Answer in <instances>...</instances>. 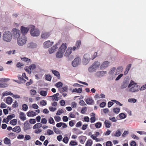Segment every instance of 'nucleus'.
Returning <instances> with one entry per match:
<instances>
[{
    "mask_svg": "<svg viewBox=\"0 0 146 146\" xmlns=\"http://www.w3.org/2000/svg\"><path fill=\"white\" fill-rule=\"evenodd\" d=\"M116 70V68L115 67H113L110 69L109 72V74L110 75L113 74Z\"/></svg>",
    "mask_w": 146,
    "mask_h": 146,
    "instance_id": "c9c22d12",
    "label": "nucleus"
},
{
    "mask_svg": "<svg viewBox=\"0 0 146 146\" xmlns=\"http://www.w3.org/2000/svg\"><path fill=\"white\" fill-rule=\"evenodd\" d=\"M10 123L13 125H15L17 124V120L16 119H15L11 120L10 122Z\"/></svg>",
    "mask_w": 146,
    "mask_h": 146,
    "instance_id": "de8ad7c7",
    "label": "nucleus"
},
{
    "mask_svg": "<svg viewBox=\"0 0 146 146\" xmlns=\"http://www.w3.org/2000/svg\"><path fill=\"white\" fill-rule=\"evenodd\" d=\"M82 92V88H79L78 89H74L72 91V93L76 92L78 93H81Z\"/></svg>",
    "mask_w": 146,
    "mask_h": 146,
    "instance_id": "cd10ccee",
    "label": "nucleus"
},
{
    "mask_svg": "<svg viewBox=\"0 0 146 146\" xmlns=\"http://www.w3.org/2000/svg\"><path fill=\"white\" fill-rule=\"evenodd\" d=\"M81 43V41L80 40H79L76 41L75 46H76L77 49H79L80 48Z\"/></svg>",
    "mask_w": 146,
    "mask_h": 146,
    "instance_id": "2f4dec72",
    "label": "nucleus"
},
{
    "mask_svg": "<svg viewBox=\"0 0 146 146\" xmlns=\"http://www.w3.org/2000/svg\"><path fill=\"white\" fill-rule=\"evenodd\" d=\"M54 43L53 42H50L47 40L43 44V47L45 48H47L51 46Z\"/></svg>",
    "mask_w": 146,
    "mask_h": 146,
    "instance_id": "ddd939ff",
    "label": "nucleus"
},
{
    "mask_svg": "<svg viewBox=\"0 0 146 146\" xmlns=\"http://www.w3.org/2000/svg\"><path fill=\"white\" fill-rule=\"evenodd\" d=\"M123 68V67L121 66L118 67L117 69H116V72L115 73V75L118 74L120 72H122Z\"/></svg>",
    "mask_w": 146,
    "mask_h": 146,
    "instance_id": "a878e982",
    "label": "nucleus"
},
{
    "mask_svg": "<svg viewBox=\"0 0 146 146\" xmlns=\"http://www.w3.org/2000/svg\"><path fill=\"white\" fill-rule=\"evenodd\" d=\"M19 117L20 119L22 121H24L27 119L25 114L23 112H20Z\"/></svg>",
    "mask_w": 146,
    "mask_h": 146,
    "instance_id": "f3484780",
    "label": "nucleus"
},
{
    "mask_svg": "<svg viewBox=\"0 0 146 146\" xmlns=\"http://www.w3.org/2000/svg\"><path fill=\"white\" fill-rule=\"evenodd\" d=\"M119 116L121 119H123L126 117L125 115L123 113H121L119 114Z\"/></svg>",
    "mask_w": 146,
    "mask_h": 146,
    "instance_id": "3c124183",
    "label": "nucleus"
},
{
    "mask_svg": "<svg viewBox=\"0 0 146 146\" xmlns=\"http://www.w3.org/2000/svg\"><path fill=\"white\" fill-rule=\"evenodd\" d=\"M47 133L48 135H51L53 134L54 132L53 131L48 129L47 130Z\"/></svg>",
    "mask_w": 146,
    "mask_h": 146,
    "instance_id": "a19ab883",
    "label": "nucleus"
},
{
    "mask_svg": "<svg viewBox=\"0 0 146 146\" xmlns=\"http://www.w3.org/2000/svg\"><path fill=\"white\" fill-rule=\"evenodd\" d=\"M9 135L10 136V137L11 139H13L15 138L16 136L15 134L13 133H10L9 134Z\"/></svg>",
    "mask_w": 146,
    "mask_h": 146,
    "instance_id": "8fccbe9b",
    "label": "nucleus"
},
{
    "mask_svg": "<svg viewBox=\"0 0 146 146\" xmlns=\"http://www.w3.org/2000/svg\"><path fill=\"white\" fill-rule=\"evenodd\" d=\"M110 64V62L108 61H104L101 65L100 68L102 69L108 67Z\"/></svg>",
    "mask_w": 146,
    "mask_h": 146,
    "instance_id": "dca6fc26",
    "label": "nucleus"
},
{
    "mask_svg": "<svg viewBox=\"0 0 146 146\" xmlns=\"http://www.w3.org/2000/svg\"><path fill=\"white\" fill-rule=\"evenodd\" d=\"M40 104L42 106H44L46 104V103L45 101L43 100L40 101Z\"/></svg>",
    "mask_w": 146,
    "mask_h": 146,
    "instance_id": "bf43d9fd",
    "label": "nucleus"
},
{
    "mask_svg": "<svg viewBox=\"0 0 146 146\" xmlns=\"http://www.w3.org/2000/svg\"><path fill=\"white\" fill-rule=\"evenodd\" d=\"M17 44L19 46H23L26 44L27 40L26 36L24 35H21L17 39Z\"/></svg>",
    "mask_w": 146,
    "mask_h": 146,
    "instance_id": "39448f33",
    "label": "nucleus"
},
{
    "mask_svg": "<svg viewBox=\"0 0 146 146\" xmlns=\"http://www.w3.org/2000/svg\"><path fill=\"white\" fill-rule=\"evenodd\" d=\"M92 141L91 139H90L87 141L86 144V146H91L92 144Z\"/></svg>",
    "mask_w": 146,
    "mask_h": 146,
    "instance_id": "79ce46f5",
    "label": "nucleus"
},
{
    "mask_svg": "<svg viewBox=\"0 0 146 146\" xmlns=\"http://www.w3.org/2000/svg\"><path fill=\"white\" fill-rule=\"evenodd\" d=\"M2 39L5 42H10L12 40V36L11 32L7 31L4 32L2 36Z\"/></svg>",
    "mask_w": 146,
    "mask_h": 146,
    "instance_id": "7ed1b4c3",
    "label": "nucleus"
},
{
    "mask_svg": "<svg viewBox=\"0 0 146 146\" xmlns=\"http://www.w3.org/2000/svg\"><path fill=\"white\" fill-rule=\"evenodd\" d=\"M72 53V47H68L66 50L64 54V56L66 58H68Z\"/></svg>",
    "mask_w": 146,
    "mask_h": 146,
    "instance_id": "2eb2a0df",
    "label": "nucleus"
},
{
    "mask_svg": "<svg viewBox=\"0 0 146 146\" xmlns=\"http://www.w3.org/2000/svg\"><path fill=\"white\" fill-rule=\"evenodd\" d=\"M69 139L67 137H65L63 139V141L65 143H67Z\"/></svg>",
    "mask_w": 146,
    "mask_h": 146,
    "instance_id": "6e6d98bb",
    "label": "nucleus"
},
{
    "mask_svg": "<svg viewBox=\"0 0 146 146\" xmlns=\"http://www.w3.org/2000/svg\"><path fill=\"white\" fill-rule=\"evenodd\" d=\"M91 58L90 57V55L88 54H85L82 59L83 63L84 65H86L89 62Z\"/></svg>",
    "mask_w": 146,
    "mask_h": 146,
    "instance_id": "6e6552de",
    "label": "nucleus"
},
{
    "mask_svg": "<svg viewBox=\"0 0 146 146\" xmlns=\"http://www.w3.org/2000/svg\"><path fill=\"white\" fill-rule=\"evenodd\" d=\"M77 145V142L74 141H71L69 144V145L71 146H75Z\"/></svg>",
    "mask_w": 146,
    "mask_h": 146,
    "instance_id": "680f3d73",
    "label": "nucleus"
},
{
    "mask_svg": "<svg viewBox=\"0 0 146 146\" xmlns=\"http://www.w3.org/2000/svg\"><path fill=\"white\" fill-rule=\"evenodd\" d=\"M54 131L57 134H59L60 133V131L59 129L56 127H54Z\"/></svg>",
    "mask_w": 146,
    "mask_h": 146,
    "instance_id": "0e129e2a",
    "label": "nucleus"
},
{
    "mask_svg": "<svg viewBox=\"0 0 146 146\" xmlns=\"http://www.w3.org/2000/svg\"><path fill=\"white\" fill-rule=\"evenodd\" d=\"M51 71L52 74L55 76H56L59 79L60 78V74L58 72L55 70H52Z\"/></svg>",
    "mask_w": 146,
    "mask_h": 146,
    "instance_id": "4be33fe9",
    "label": "nucleus"
},
{
    "mask_svg": "<svg viewBox=\"0 0 146 146\" xmlns=\"http://www.w3.org/2000/svg\"><path fill=\"white\" fill-rule=\"evenodd\" d=\"M120 108H114L113 109V111L116 114H117L118 113L120 112Z\"/></svg>",
    "mask_w": 146,
    "mask_h": 146,
    "instance_id": "37998d69",
    "label": "nucleus"
},
{
    "mask_svg": "<svg viewBox=\"0 0 146 146\" xmlns=\"http://www.w3.org/2000/svg\"><path fill=\"white\" fill-rule=\"evenodd\" d=\"M30 92L31 95H35L36 93V91L33 89L30 90Z\"/></svg>",
    "mask_w": 146,
    "mask_h": 146,
    "instance_id": "864d4df0",
    "label": "nucleus"
},
{
    "mask_svg": "<svg viewBox=\"0 0 146 146\" xmlns=\"http://www.w3.org/2000/svg\"><path fill=\"white\" fill-rule=\"evenodd\" d=\"M48 122L51 124H54V121L52 117H50L49 118L48 120Z\"/></svg>",
    "mask_w": 146,
    "mask_h": 146,
    "instance_id": "49530a36",
    "label": "nucleus"
},
{
    "mask_svg": "<svg viewBox=\"0 0 146 146\" xmlns=\"http://www.w3.org/2000/svg\"><path fill=\"white\" fill-rule=\"evenodd\" d=\"M40 31L38 29L35 28L34 26L31 27V30L30 31V34L33 36H38L40 34Z\"/></svg>",
    "mask_w": 146,
    "mask_h": 146,
    "instance_id": "0eeeda50",
    "label": "nucleus"
},
{
    "mask_svg": "<svg viewBox=\"0 0 146 146\" xmlns=\"http://www.w3.org/2000/svg\"><path fill=\"white\" fill-rule=\"evenodd\" d=\"M37 46V44L33 42H30L27 44L28 47L30 48H36Z\"/></svg>",
    "mask_w": 146,
    "mask_h": 146,
    "instance_id": "393cba45",
    "label": "nucleus"
},
{
    "mask_svg": "<svg viewBox=\"0 0 146 146\" xmlns=\"http://www.w3.org/2000/svg\"><path fill=\"white\" fill-rule=\"evenodd\" d=\"M42 125L40 123H38L35 124L33 127V129H38L42 127Z\"/></svg>",
    "mask_w": 146,
    "mask_h": 146,
    "instance_id": "7c9ffc66",
    "label": "nucleus"
},
{
    "mask_svg": "<svg viewBox=\"0 0 146 146\" xmlns=\"http://www.w3.org/2000/svg\"><path fill=\"white\" fill-rule=\"evenodd\" d=\"M131 136L133 138L137 140H139V138L134 134H132L131 135Z\"/></svg>",
    "mask_w": 146,
    "mask_h": 146,
    "instance_id": "69168bd1",
    "label": "nucleus"
},
{
    "mask_svg": "<svg viewBox=\"0 0 146 146\" xmlns=\"http://www.w3.org/2000/svg\"><path fill=\"white\" fill-rule=\"evenodd\" d=\"M29 122L31 124H34L36 122V121L35 119H30Z\"/></svg>",
    "mask_w": 146,
    "mask_h": 146,
    "instance_id": "774afa93",
    "label": "nucleus"
},
{
    "mask_svg": "<svg viewBox=\"0 0 146 146\" xmlns=\"http://www.w3.org/2000/svg\"><path fill=\"white\" fill-rule=\"evenodd\" d=\"M81 59L79 57L75 58L72 62V65L74 67H76L80 63Z\"/></svg>",
    "mask_w": 146,
    "mask_h": 146,
    "instance_id": "9d476101",
    "label": "nucleus"
},
{
    "mask_svg": "<svg viewBox=\"0 0 146 146\" xmlns=\"http://www.w3.org/2000/svg\"><path fill=\"white\" fill-rule=\"evenodd\" d=\"M54 119L55 121L57 122L60 121L61 120V118L60 117L57 116H54Z\"/></svg>",
    "mask_w": 146,
    "mask_h": 146,
    "instance_id": "603ef678",
    "label": "nucleus"
},
{
    "mask_svg": "<svg viewBox=\"0 0 146 146\" xmlns=\"http://www.w3.org/2000/svg\"><path fill=\"white\" fill-rule=\"evenodd\" d=\"M13 102V100L12 98L10 97H8L7 98L6 100V103L8 104H11Z\"/></svg>",
    "mask_w": 146,
    "mask_h": 146,
    "instance_id": "c85d7f7f",
    "label": "nucleus"
},
{
    "mask_svg": "<svg viewBox=\"0 0 146 146\" xmlns=\"http://www.w3.org/2000/svg\"><path fill=\"white\" fill-rule=\"evenodd\" d=\"M101 65L100 62L98 61L94 62L88 68V71L90 73L95 72L99 68Z\"/></svg>",
    "mask_w": 146,
    "mask_h": 146,
    "instance_id": "20e7f679",
    "label": "nucleus"
},
{
    "mask_svg": "<svg viewBox=\"0 0 146 146\" xmlns=\"http://www.w3.org/2000/svg\"><path fill=\"white\" fill-rule=\"evenodd\" d=\"M39 94L42 96H46L47 94V92L46 91L41 90Z\"/></svg>",
    "mask_w": 146,
    "mask_h": 146,
    "instance_id": "58836bf2",
    "label": "nucleus"
},
{
    "mask_svg": "<svg viewBox=\"0 0 146 146\" xmlns=\"http://www.w3.org/2000/svg\"><path fill=\"white\" fill-rule=\"evenodd\" d=\"M25 70L29 74H31V70L29 67H25Z\"/></svg>",
    "mask_w": 146,
    "mask_h": 146,
    "instance_id": "c03bdc74",
    "label": "nucleus"
},
{
    "mask_svg": "<svg viewBox=\"0 0 146 146\" xmlns=\"http://www.w3.org/2000/svg\"><path fill=\"white\" fill-rule=\"evenodd\" d=\"M63 84L62 83L60 82H59L55 84L57 88H59L62 86Z\"/></svg>",
    "mask_w": 146,
    "mask_h": 146,
    "instance_id": "a18cd8bd",
    "label": "nucleus"
},
{
    "mask_svg": "<svg viewBox=\"0 0 146 146\" xmlns=\"http://www.w3.org/2000/svg\"><path fill=\"white\" fill-rule=\"evenodd\" d=\"M86 107H84L82 109L81 111V113L82 114H84L86 112Z\"/></svg>",
    "mask_w": 146,
    "mask_h": 146,
    "instance_id": "052dcab7",
    "label": "nucleus"
},
{
    "mask_svg": "<svg viewBox=\"0 0 146 146\" xmlns=\"http://www.w3.org/2000/svg\"><path fill=\"white\" fill-rule=\"evenodd\" d=\"M10 79L6 78H0V87L5 88L7 87L8 84L5 83V82L9 81Z\"/></svg>",
    "mask_w": 146,
    "mask_h": 146,
    "instance_id": "1a4fd4ad",
    "label": "nucleus"
},
{
    "mask_svg": "<svg viewBox=\"0 0 146 146\" xmlns=\"http://www.w3.org/2000/svg\"><path fill=\"white\" fill-rule=\"evenodd\" d=\"M121 134V133L120 131L118 129L116 131L114 135V136L116 137H119L120 136Z\"/></svg>",
    "mask_w": 146,
    "mask_h": 146,
    "instance_id": "473e14b6",
    "label": "nucleus"
},
{
    "mask_svg": "<svg viewBox=\"0 0 146 146\" xmlns=\"http://www.w3.org/2000/svg\"><path fill=\"white\" fill-rule=\"evenodd\" d=\"M11 33L12 37L13 36L15 39H17L21 36L20 30L16 28H13L12 30Z\"/></svg>",
    "mask_w": 146,
    "mask_h": 146,
    "instance_id": "423d86ee",
    "label": "nucleus"
},
{
    "mask_svg": "<svg viewBox=\"0 0 146 146\" xmlns=\"http://www.w3.org/2000/svg\"><path fill=\"white\" fill-rule=\"evenodd\" d=\"M13 131L17 133H18L21 131L20 127L19 126H16L13 128Z\"/></svg>",
    "mask_w": 146,
    "mask_h": 146,
    "instance_id": "c756f323",
    "label": "nucleus"
},
{
    "mask_svg": "<svg viewBox=\"0 0 146 146\" xmlns=\"http://www.w3.org/2000/svg\"><path fill=\"white\" fill-rule=\"evenodd\" d=\"M66 48V43H62L60 47L58 48V51L56 53V58H62Z\"/></svg>",
    "mask_w": 146,
    "mask_h": 146,
    "instance_id": "f257e3e1",
    "label": "nucleus"
},
{
    "mask_svg": "<svg viewBox=\"0 0 146 146\" xmlns=\"http://www.w3.org/2000/svg\"><path fill=\"white\" fill-rule=\"evenodd\" d=\"M45 78L46 80L48 81H50L51 80L52 77L49 74L45 75Z\"/></svg>",
    "mask_w": 146,
    "mask_h": 146,
    "instance_id": "e433bc0d",
    "label": "nucleus"
},
{
    "mask_svg": "<svg viewBox=\"0 0 146 146\" xmlns=\"http://www.w3.org/2000/svg\"><path fill=\"white\" fill-rule=\"evenodd\" d=\"M31 125L29 124L28 121H26L25 123L24 124V128L25 130H26L28 129H31Z\"/></svg>",
    "mask_w": 146,
    "mask_h": 146,
    "instance_id": "a211bd4d",
    "label": "nucleus"
},
{
    "mask_svg": "<svg viewBox=\"0 0 146 146\" xmlns=\"http://www.w3.org/2000/svg\"><path fill=\"white\" fill-rule=\"evenodd\" d=\"M50 35V34L48 32H44L42 33L41 36L42 38H46L48 37Z\"/></svg>",
    "mask_w": 146,
    "mask_h": 146,
    "instance_id": "aec40b11",
    "label": "nucleus"
},
{
    "mask_svg": "<svg viewBox=\"0 0 146 146\" xmlns=\"http://www.w3.org/2000/svg\"><path fill=\"white\" fill-rule=\"evenodd\" d=\"M23 110L24 111H26L28 109V107L26 104H23L22 105Z\"/></svg>",
    "mask_w": 146,
    "mask_h": 146,
    "instance_id": "5fc2aeb1",
    "label": "nucleus"
},
{
    "mask_svg": "<svg viewBox=\"0 0 146 146\" xmlns=\"http://www.w3.org/2000/svg\"><path fill=\"white\" fill-rule=\"evenodd\" d=\"M106 74V71H101L96 72L95 73V75L97 77L101 78L105 76Z\"/></svg>",
    "mask_w": 146,
    "mask_h": 146,
    "instance_id": "9b49d317",
    "label": "nucleus"
},
{
    "mask_svg": "<svg viewBox=\"0 0 146 146\" xmlns=\"http://www.w3.org/2000/svg\"><path fill=\"white\" fill-rule=\"evenodd\" d=\"M21 33V35H25L28 33L29 29L28 27H26L23 26H21L20 28Z\"/></svg>",
    "mask_w": 146,
    "mask_h": 146,
    "instance_id": "f8f14e48",
    "label": "nucleus"
},
{
    "mask_svg": "<svg viewBox=\"0 0 146 146\" xmlns=\"http://www.w3.org/2000/svg\"><path fill=\"white\" fill-rule=\"evenodd\" d=\"M64 112V111L62 109H59L56 113V115H60L61 114Z\"/></svg>",
    "mask_w": 146,
    "mask_h": 146,
    "instance_id": "09e8293b",
    "label": "nucleus"
},
{
    "mask_svg": "<svg viewBox=\"0 0 146 146\" xmlns=\"http://www.w3.org/2000/svg\"><path fill=\"white\" fill-rule=\"evenodd\" d=\"M13 95V94L9 91H6L3 93V95L4 96L7 95H10L12 96Z\"/></svg>",
    "mask_w": 146,
    "mask_h": 146,
    "instance_id": "f704fd0d",
    "label": "nucleus"
},
{
    "mask_svg": "<svg viewBox=\"0 0 146 146\" xmlns=\"http://www.w3.org/2000/svg\"><path fill=\"white\" fill-rule=\"evenodd\" d=\"M47 122V120L45 118H42L41 119V123L43 124H46Z\"/></svg>",
    "mask_w": 146,
    "mask_h": 146,
    "instance_id": "13d9d810",
    "label": "nucleus"
},
{
    "mask_svg": "<svg viewBox=\"0 0 146 146\" xmlns=\"http://www.w3.org/2000/svg\"><path fill=\"white\" fill-rule=\"evenodd\" d=\"M33 83V81L32 80L30 79V80L27 82L26 84V85L27 86H29L31 85Z\"/></svg>",
    "mask_w": 146,
    "mask_h": 146,
    "instance_id": "338daca9",
    "label": "nucleus"
},
{
    "mask_svg": "<svg viewBox=\"0 0 146 146\" xmlns=\"http://www.w3.org/2000/svg\"><path fill=\"white\" fill-rule=\"evenodd\" d=\"M85 101L86 103L88 104H92L94 102L92 98L91 97H90L87 99Z\"/></svg>",
    "mask_w": 146,
    "mask_h": 146,
    "instance_id": "b1692460",
    "label": "nucleus"
},
{
    "mask_svg": "<svg viewBox=\"0 0 146 146\" xmlns=\"http://www.w3.org/2000/svg\"><path fill=\"white\" fill-rule=\"evenodd\" d=\"M104 124L105 125V127L107 128H109L111 126V123L110 121L106 120L104 122Z\"/></svg>",
    "mask_w": 146,
    "mask_h": 146,
    "instance_id": "bb28decb",
    "label": "nucleus"
},
{
    "mask_svg": "<svg viewBox=\"0 0 146 146\" xmlns=\"http://www.w3.org/2000/svg\"><path fill=\"white\" fill-rule=\"evenodd\" d=\"M137 100L134 98H129L128 99V101L129 102V103H135L137 102Z\"/></svg>",
    "mask_w": 146,
    "mask_h": 146,
    "instance_id": "ea45409f",
    "label": "nucleus"
},
{
    "mask_svg": "<svg viewBox=\"0 0 146 146\" xmlns=\"http://www.w3.org/2000/svg\"><path fill=\"white\" fill-rule=\"evenodd\" d=\"M27 114V116L29 117H33L37 115V114L35 112L31 111H28Z\"/></svg>",
    "mask_w": 146,
    "mask_h": 146,
    "instance_id": "5701e85b",
    "label": "nucleus"
},
{
    "mask_svg": "<svg viewBox=\"0 0 146 146\" xmlns=\"http://www.w3.org/2000/svg\"><path fill=\"white\" fill-rule=\"evenodd\" d=\"M129 92L134 93L138 92L140 89V86L134 82L131 81L128 86Z\"/></svg>",
    "mask_w": 146,
    "mask_h": 146,
    "instance_id": "f03ea898",
    "label": "nucleus"
},
{
    "mask_svg": "<svg viewBox=\"0 0 146 146\" xmlns=\"http://www.w3.org/2000/svg\"><path fill=\"white\" fill-rule=\"evenodd\" d=\"M59 95V94L58 93H57L54 95L50 96H49V97L52 98V100L57 101L59 100V97L58 96Z\"/></svg>",
    "mask_w": 146,
    "mask_h": 146,
    "instance_id": "412c9836",
    "label": "nucleus"
},
{
    "mask_svg": "<svg viewBox=\"0 0 146 146\" xmlns=\"http://www.w3.org/2000/svg\"><path fill=\"white\" fill-rule=\"evenodd\" d=\"M102 125L101 123L100 122H98L95 124V127L97 128H99Z\"/></svg>",
    "mask_w": 146,
    "mask_h": 146,
    "instance_id": "4d7b16f0",
    "label": "nucleus"
},
{
    "mask_svg": "<svg viewBox=\"0 0 146 146\" xmlns=\"http://www.w3.org/2000/svg\"><path fill=\"white\" fill-rule=\"evenodd\" d=\"M68 118L66 116H64L62 117V120L64 122H67L68 121Z\"/></svg>",
    "mask_w": 146,
    "mask_h": 146,
    "instance_id": "e2e57ef3",
    "label": "nucleus"
},
{
    "mask_svg": "<svg viewBox=\"0 0 146 146\" xmlns=\"http://www.w3.org/2000/svg\"><path fill=\"white\" fill-rule=\"evenodd\" d=\"M58 44L53 45L51 48L48 49V51L50 54H51L55 52L58 48Z\"/></svg>",
    "mask_w": 146,
    "mask_h": 146,
    "instance_id": "4468645a",
    "label": "nucleus"
},
{
    "mask_svg": "<svg viewBox=\"0 0 146 146\" xmlns=\"http://www.w3.org/2000/svg\"><path fill=\"white\" fill-rule=\"evenodd\" d=\"M4 143L7 145L11 143V140L7 137H5L4 139Z\"/></svg>",
    "mask_w": 146,
    "mask_h": 146,
    "instance_id": "72a5a7b5",
    "label": "nucleus"
},
{
    "mask_svg": "<svg viewBox=\"0 0 146 146\" xmlns=\"http://www.w3.org/2000/svg\"><path fill=\"white\" fill-rule=\"evenodd\" d=\"M128 82L126 81H123L122 83L121 84V86L120 87L121 89H123L126 88L127 86L128 87L129 85Z\"/></svg>",
    "mask_w": 146,
    "mask_h": 146,
    "instance_id": "6ab92c4d",
    "label": "nucleus"
},
{
    "mask_svg": "<svg viewBox=\"0 0 146 146\" xmlns=\"http://www.w3.org/2000/svg\"><path fill=\"white\" fill-rule=\"evenodd\" d=\"M21 59L23 61L26 62H31V60L26 57H23L21 58Z\"/></svg>",
    "mask_w": 146,
    "mask_h": 146,
    "instance_id": "4c0bfd02",
    "label": "nucleus"
}]
</instances>
